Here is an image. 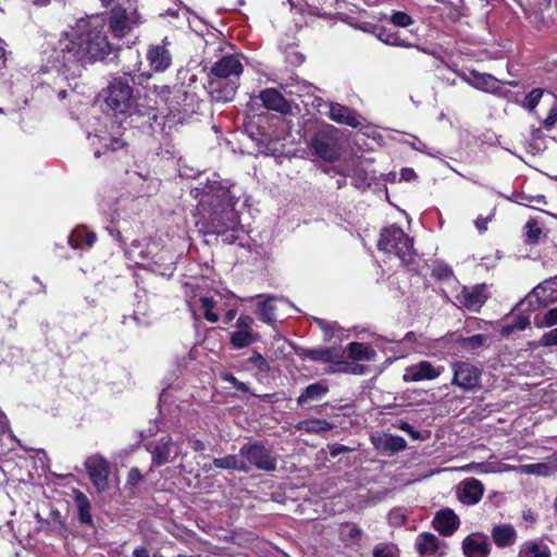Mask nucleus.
<instances>
[{"label":"nucleus","instance_id":"30","mask_svg":"<svg viewBox=\"0 0 557 557\" xmlns=\"http://www.w3.org/2000/svg\"><path fill=\"white\" fill-rule=\"evenodd\" d=\"M212 465L219 469H227V470H239V471H249L248 463L243 459L240 453L238 455H227L222 458H214Z\"/></svg>","mask_w":557,"mask_h":557},{"label":"nucleus","instance_id":"51","mask_svg":"<svg viewBox=\"0 0 557 557\" xmlns=\"http://www.w3.org/2000/svg\"><path fill=\"white\" fill-rule=\"evenodd\" d=\"M542 344L544 346H557V327L542 336Z\"/></svg>","mask_w":557,"mask_h":557},{"label":"nucleus","instance_id":"37","mask_svg":"<svg viewBox=\"0 0 557 557\" xmlns=\"http://www.w3.org/2000/svg\"><path fill=\"white\" fill-rule=\"evenodd\" d=\"M487 341V336L476 334L469 337H460L457 343L466 350L471 351L482 347Z\"/></svg>","mask_w":557,"mask_h":557},{"label":"nucleus","instance_id":"27","mask_svg":"<svg viewBox=\"0 0 557 557\" xmlns=\"http://www.w3.org/2000/svg\"><path fill=\"white\" fill-rule=\"evenodd\" d=\"M305 356L313 361L334 362L336 364H344V352L337 348H315L309 349Z\"/></svg>","mask_w":557,"mask_h":557},{"label":"nucleus","instance_id":"44","mask_svg":"<svg viewBox=\"0 0 557 557\" xmlns=\"http://www.w3.org/2000/svg\"><path fill=\"white\" fill-rule=\"evenodd\" d=\"M543 96V89L535 88L532 89L525 97L523 107L529 110H534L535 107L539 104L541 98Z\"/></svg>","mask_w":557,"mask_h":557},{"label":"nucleus","instance_id":"39","mask_svg":"<svg viewBox=\"0 0 557 557\" xmlns=\"http://www.w3.org/2000/svg\"><path fill=\"white\" fill-rule=\"evenodd\" d=\"M96 137L99 138V141L102 145V147L106 149V151L107 150L116 151V150L121 149L122 147H124V145H125L124 140L120 136H116L114 134L101 135V136H96Z\"/></svg>","mask_w":557,"mask_h":557},{"label":"nucleus","instance_id":"49","mask_svg":"<svg viewBox=\"0 0 557 557\" xmlns=\"http://www.w3.org/2000/svg\"><path fill=\"white\" fill-rule=\"evenodd\" d=\"M153 92L161 99L162 102L166 103L172 94V89L168 85L154 86Z\"/></svg>","mask_w":557,"mask_h":557},{"label":"nucleus","instance_id":"46","mask_svg":"<svg viewBox=\"0 0 557 557\" xmlns=\"http://www.w3.org/2000/svg\"><path fill=\"white\" fill-rule=\"evenodd\" d=\"M557 122V98L554 97L547 117L543 121L546 129H550Z\"/></svg>","mask_w":557,"mask_h":557},{"label":"nucleus","instance_id":"5","mask_svg":"<svg viewBox=\"0 0 557 557\" xmlns=\"http://www.w3.org/2000/svg\"><path fill=\"white\" fill-rule=\"evenodd\" d=\"M106 92V102L114 113L125 114L133 109V88L127 78H114Z\"/></svg>","mask_w":557,"mask_h":557},{"label":"nucleus","instance_id":"14","mask_svg":"<svg viewBox=\"0 0 557 557\" xmlns=\"http://www.w3.org/2000/svg\"><path fill=\"white\" fill-rule=\"evenodd\" d=\"M444 372L443 366H434L432 362L422 360L406 368L403 375L405 382L432 381Z\"/></svg>","mask_w":557,"mask_h":557},{"label":"nucleus","instance_id":"42","mask_svg":"<svg viewBox=\"0 0 557 557\" xmlns=\"http://www.w3.org/2000/svg\"><path fill=\"white\" fill-rule=\"evenodd\" d=\"M530 319L529 317H525V315H518L513 323L510 324V325H506L503 327V334L505 336H508L510 335L513 331L518 330V331H524L527 327L530 326Z\"/></svg>","mask_w":557,"mask_h":557},{"label":"nucleus","instance_id":"10","mask_svg":"<svg viewBox=\"0 0 557 557\" xmlns=\"http://www.w3.org/2000/svg\"><path fill=\"white\" fill-rule=\"evenodd\" d=\"M488 298L487 287L485 284L472 287L462 286L456 294V305L460 308L476 312L485 304Z\"/></svg>","mask_w":557,"mask_h":557},{"label":"nucleus","instance_id":"64","mask_svg":"<svg viewBox=\"0 0 557 557\" xmlns=\"http://www.w3.org/2000/svg\"><path fill=\"white\" fill-rule=\"evenodd\" d=\"M236 315V311L234 309H231L228 310L226 313H225V320L226 322H231Z\"/></svg>","mask_w":557,"mask_h":557},{"label":"nucleus","instance_id":"52","mask_svg":"<svg viewBox=\"0 0 557 557\" xmlns=\"http://www.w3.org/2000/svg\"><path fill=\"white\" fill-rule=\"evenodd\" d=\"M373 557H395V552L389 546H377L373 549Z\"/></svg>","mask_w":557,"mask_h":557},{"label":"nucleus","instance_id":"41","mask_svg":"<svg viewBox=\"0 0 557 557\" xmlns=\"http://www.w3.org/2000/svg\"><path fill=\"white\" fill-rule=\"evenodd\" d=\"M517 472L524 474H536V475H547L548 474V466L545 463H531L523 465L520 467H515Z\"/></svg>","mask_w":557,"mask_h":557},{"label":"nucleus","instance_id":"11","mask_svg":"<svg viewBox=\"0 0 557 557\" xmlns=\"http://www.w3.org/2000/svg\"><path fill=\"white\" fill-rule=\"evenodd\" d=\"M141 23L140 15L136 10L127 11L122 7H115L111 11L109 27L113 33H129Z\"/></svg>","mask_w":557,"mask_h":557},{"label":"nucleus","instance_id":"3","mask_svg":"<svg viewBox=\"0 0 557 557\" xmlns=\"http://www.w3.org/2000/svg\"><path fill=\"white\" fill-rule=\"evenodd\" d=\"M207 197L205 196L200 200V208L202 209L201 223L207 227V232L225 235L228 231H235L238 218L233 207L226 201L227 191L220 189L215 202L209 201Z\"/></svg>","mask_w":557,"mask_h":557},{"label":"nucleus","instance_id":"40","mask_svg":"<svg viewBox=\"0 0 557 557\" xmlns=\"http://www.w3.org/2000/svg\"><path fill=\"white\" fill-rule=\"evenodd\" d=\"M126 255L131 260L136 263L146 260L148 253L141 248V243L138 239H134L128 248L125 249Z\"/></svg>","mask_w":557,"mask_h":557},{"label":"nucleus","instance_id":"28","mask_svg":"<svg viewBox=\"0 0 557 557\" xmlns=\"http://www.w3.org/2000/svg\"><path fill=\"white\" fill-rule=\"evenodd\" d=\"M329 116L331 120L352 127L360 125L358 115L349 108L335 103L330 106Z\"/></svg>","mask_w":557,"mask_h":557},{"label":"nucleus","instance_id":"18","mask_svg":"<svg viewBox=\"0 0 557 557\" xmlns=\"http://www.w3.org/2000/svg\"><path fill=\"white\" fill-rule=\"evenodd\" d=\"M459 471L466 473H478V474H488V473H502L509 472L516 470L515 466L503 463L498 460H494L490 458L486 461L482 462H470L468 465L461 466L458 468Z\"/></svg>","mask_w":557,"mask_h":557},{"label":"nucleus","instance_id":"59","mask_svg":"<svg viewBox=\"0 0 557 557\" xmlns=\"http://www.w3.org/2000/svg\"><path fill=\"white\" fill-rule=\"evenodd\" d=\"M348 448L344 445L335 444L330 447V454L332 457H336L337 455L347 451Z\"/></svg>","mask_w":557,"mask_h":557},{"label":"nucleus","instance_id":"58","mask_svg":"<svg viewBox=\"0 0 557 557\" xmlns=\"http://www.w3.org/2000/svg\"><path fill=\"white\" fill-rule=\"evenodd\" d=\"M416 177V173L412 169L410 168H404L401 171H400V178L404 180V181H411L412 178Z\"/></svg>","mask_w":557,"mask_h":557},{"label":"nucleus","instance_id":"8","mask_svg":"<svg viewBox=\"0 0 557 557\" xmlns=\"http://www.w3.org/2000/svg\"><path fill=\"white\" fill-rule=\"evenodd\" d=\"M240 456L246 460L249 468L255 466L260 470L272 471L276 467V458L271 449L262 444H245L240 447Z\"/></svg>","mask_w":557,"mask_h":557},{"label":"nucleus","instance_id":"31","mask_svg":"<svg viewBox=\"0 0 557 557\" xmlns=\"http://www.w3.org/2000/svg\"><path fill=\"white\" fill-rule=\"evenodd\" d=\"M334 428L333 423H330L323 419H308L299 421L296 424V429L298 431H305L310 434H321L323 432L330 431Z\"/></svg>","mask_w":557,"mask_h":557},{"label":"nucleus","instance_id":"62","mask_svg":"<svg viewBox=\"0 0 557 557\" xmlns=\"http://www.w3.org/2000/svg\"><path fill=\"white\" fill-rule=\"evenodd\" d=\"M5 63V49L4 41L0 38V67H2Z\"/></svg>","mask_w":557,"mask_h":557},{"label":"nucleus","instance_id":"50","mask_svg":"<svg viewBox=\"0 0 557 557\" xmlns=\"http://www.w3.org/2000/svg\"><path fill=\"white\" fill-rule=\"evenodd\" d=\"M143 480V475L137 468H132L128 471L126 484L131 487H135Z\"/></svg>","mask_w":557,"mask_h":557},{"label":"nucleus","instance_id":"7","mask_svg":"<svg viewBox=\"0 0 557 557\" xmlns=\"http://www.w3.org/2000/svg\"><path fill=\"white\" fill-rule=\"evenodd\" d=\"M557 300V275L545 280L535 286L528 296L521 301V306H527L531 310H537L546 307Z\"/></svg>","mask_w":557,"mask_h":557},{"label":"nucleus","instance_id":"24","mask_svg":"<svg viewBox=\"0 0 557 557\" xmlns=\"http://www.w3.org/2000/svg\"><path fill=\"white\" fill-rule=\"evenodd\" d=\"M442 546H445L444 542H441L437 536L432 533H421L416 541V547L420 556H436ZM444 552L440 553L442 556Z\"/></svg>","mask_w":557,"mask_h":557},{"label":"nucleus","instance_id":"34","mask_svg":"<svg viewBox=\"0 0 557 557\" xmlns=\"http://www.w3.org/2000/svg\"><path fill=\"white\" fill-rule=\"evenodd\" d=\"M349 358L354 360H372L375 357V350L363 343H350L347 347Z\"/></svg>","mask_w":557,"mask_h":557},{"label":"nucleus","instance_id":"17","mask_svg":"<svg viewBox=\"0 0 557 557\" xmlns=\"http://www.w3.org/2000/svg\"><path fill=\"white\" fill-rule=\"evenodd\" d=\"M146 58L154 72H164L172 63V55L166 47V41L149 46Z\"/></svg>","mask_w":557,"mask_h":557},{"label":"nucleus","instance_id":"23","mask_svg":"<svg viewBox=\"0 0 557 557\" xmlns=\"http://www.w3.org/2000/svg\"><path fill=\"white\" fill-rule=\"evenodd\" d=\"M259 98L268 110H273L280 113L289 112L290 107L288 101L275 88H267L262 90Z\"/></svg>","mask_w":557,"mask_h":557},{"label":"nucleus","instance_id":"35","mask_svg":"<svg viewBox=\"0 0 557 557\" xmlns=\"http://www.w3.org/2000/svg\"><path fill=\"white\" fill-rule=\"evenodd\" d=\"M276 297H267L265 300H262L258 304V317L261 321L265 323H272L275 320L274 317V306L273 302L276 300Z\"/></svg>","mask_w":557,"mask_h":557},{"label":"nucleus","instance_id":"19","mask_svg":"<svg viewBox=\"0 0 557 557\" xmlns=\"http://www.w3.org/2000/svg\"><path fill=\"white\" fill-rule=\"evenodd\" d=\"M312 148L325 161H333L338 157L336 141L325 133H319L312 138Z\"/></svg>","mask_w":557,"mask_h":557},{"label":"nucleus","instance_id":"22","mask_svg":"<svg viewBox=\"0 0 557 557\" xmlns=\"http://www.w3.org/2000/svg\"><path fill=\"white\" fill-rule=\"evenodd\" d=\"M107 17L102 14H92L76 21L73 29L77 35H100L106 27Z\"/></svg>","mask_w":557,"mask_h":557},{"label":"nucleus","instance_id":"45","mask_svg":"<svg viewBox=\"0 0 557 557\" xmlns=\"http://www.w3.org/2000/svg\"><path fill=\"white\" fill-rule=\"evenodd\" d=\"M524 230L525 236L532 242H537L540 235L542 234V230L535 220H529L524 226Z\"/></svg>","mask_w":557,"mask_h":557},{"label":"nucleus","instance_id":"53","mask_svg":"<svg viewBox=\"0 0 557 557\" xmlns=\"http://www.w3.org/2000/svg\"><path fill=\"white\" fill-rule=\"evenodd\" d=\"M250 361L259 369H264V371L269 369L267 360L259 352H253L252 357L250 358Z\"/></svg>","mask_w":557,"mask_h":557},{"label":"nucleus","instance_id":"56","mask_svg":"<svg viewBox=\"0 0 557 557\" xmlns=\"http://www.w3.org/2000/svg\"><path fill=\"white\" fill-rule=\"evenodd\" d=\"M410 146L417 151L429 153L426 151V145L417 137H412V141H410Z\"/></svg>","mask_w":557,"mask_h":557},{"label":"nucleus","instance_id":"13","mask_svg":"<svg viewBox=\"0 0 557 557\" xmlns=\"http://www.w3.org/2000/svg\"><path fill=\"white\" fill-rule=\"evenodd\" d=\"M148 450L151 454L152 462L156 466H162L173 461L174 458L180 455L181 447L180 444L173 442V440L168 436L149 444Z\"/></svg>","mask_w":557,"mask_h":557},{"label":"nucleus","instance_id":"43","mask_svg":"<svg viewBox=\"0 0 557 557\" xmlns=\"http://www.w3.org/2000/svg\"><path fill=\"white\" fill-rule=\"evenodd\" d=\"M389 21L397 27H408L413 24V18L404 11H393Z\"/></svg>","mask_w":557,"mask_h":557},{"label":"nucleus","instance_id":"26","mask_svg":"<svg viewBox=\"0 0 557 557\" xmlns=\"http://www.w3.org/2000/svg\"><path fill=\"white\" fill-rule=\"evenodd\" d=\"M467 81L471 86L486 92H497L499 90V81L491 74L470 71Z\"/></svg>","mask_w":557,"mask_h":557},{"label":"nucleus","instance_id":"15","mask_svg":"<svg viewBox=\"0 0 557 557\" xmlns=\"http://www.w3.org/2000/svg\"><path fill=\"white\" fill-rule=\"evenodd\" d=\"M461 549L466 557H488L491 545L486 535L472 533L463 539Z\"/></svg>","mask_w":557,"mask_h":557},{"label":"nucleus","instance_id":"61","mask_svg":"<svg viewBox=\"0 0 557 557\" xmlns=\"http://www.w3.org/2000/svg\"><path fill=\"white\" fill-rule=\"evenodd\" d=\"M134 557H153L145 547H137L134 553Z\"/></svg>","mask_w":557,"mask_h":557},{"label":"nucleus","instance_id":"32","mask_svg":"<svg viewBox=\"0 0 557 557\" xmlns=\"http://www.w3.org/2000/svg\"><path fill=\"white\" fill-rule=\"evenodd\" d=\"M96 234L87 231L85 227L75 228L69 236V244L73 248H79L83 245L91 247L96 242Z\"/></svg>","mask_w":557,"mask_h":557},{"label":"nucleus","instance_id":"33","mask_svg":"<svg viewBox=\"0 0 557 557\" xmlns=\"http://www.w3.org/2000/svg\"><path fill=\"white\" fill-rule=\"evenodd\" d=\"M518 557H550V550L546 545L528 541L520 546Z\"/></svg>","mask_w":557,"mask_h":557},{"label":"nucleus","instance_id":"21","mask_svg":"<svg viewBox=\"0 0 557 557\" xmlns=\"http://www.w3.org/2000/svg\"><path fill=\"white\" fill-rule=\"evenodd\" d=\"M371 441L379 451L387 455L405 449L407 444L401 436L386 433L373 435Z\"/></svg>","mask_w":557,"mask_h":557},{"label":"nucleus","instance_id":"63","mask_svg":"<svg viewBox=\"0 0 557 557\" xmlns=\"http://www.w3.org/2000/svg\"><path fill=\"white\" fill-rule=\"evenodd\" d=\"M191 447L196 451H201L205 449V444L200 440H193Z\"/></svg>","mask_w":557,"mask_h":557},{"label":"nucleus","instance_id":"48","mask_svg":"<svg viewBox=\"0 0 557 557\" xmlns=\"http://www.w3.org/2000/svg\"><path fill=\"white\" fill-rule=\"evenodd\" d=\"M555 324H557V308H552L544 313L541 325L549 327Z\"/></svg>","mask_w":557,"mask_h":557},{"label":"nucleus","instance_id":"36","mask_svg":"<svg viewBox=\"0 0 557 557\" xmlns=\"http://www.w3.org/2000/svg\"><path fill=\"white\" fill-rule=\"evenodd\" d=\"M75 500L78 508L79 521L84 524L91 523L92 517L90 513V503L86 495L79 492L77 493Z\"/></svg>","mask_w":557,"mask_h":557},{"label":"nucleus","instance_id":"12","mask_svg":"<svg viewBox=\"0 0 557 557\" xmlns=\"http://www.w3.org/2000/svg\"><path fill=\"white\" fill-rule=\"evenodd\" d=\"M85 467L97 491H106L109 486V462L100 455H92L86 459Z\"/></svg>","mask_w":557,"mask_h":557},{"label":"nucleus","instance_id":"1","mask_svg":"<svg viewBox=\"0 0 557 557\" xmlns=\"http://www.w3.org/2000/svg\"><path fill=\"white\" fill-rule=\"evenodd\" d=\"M243 64L235 55H224L210 69L206 89L216 102L232 101L238 88Z\"/></svg>","mask_w":557,"mask_h":557},{"label":"nucleus","instance_id":"54","mask_svg":"<svg viewBox=\"0 0 557 557\" xmlns=\"http://www.w3.org/2000/svg\"><path fill=\"white\" fill-rule=\"evenodd\" d=\"M315 323L319 325V327L324 332L325 336L327 338H332L333 334H334V326L332 324H327L324 320L322 319H315L314 320Z\"/></svg>","mask_w":557,"mask_h":557},{"label":"nucleus","instance_id":"55","mask_svg":"<svg viewBox=\"0 0 557 557\" xmlns=\"http://www.w3.org/2000/svg\"><path fill=\"white\" fill-rule=\"evenodd\" d=\"M224 380L233 384V386L242 392H246L248 389L247 385L240 381H238L234 375L232 374H225Z\"/></svg>","mask_w":557,"mask_h":557},{"label":"nucleus","instance_id":"25","mask_svg":"<svg viewBox=\"0 0 557 557\" xmlns=\"http://www.w3.org/2000/svg\"><path fill=\"white\" fill-rule=\"evenodd\" d=\"M491 535L495 545L500 548L512 546L518 536L516 529L509 523L495 525Z\"/></svg>","mask_w":557,"mask_h":557},{"label":"nucleus","instance_id":"6","mask_svg":"<svg viewBox=\"0 0 557 557\" xmlns=\"http://www.w3.org/2000/svg\"><path fill=\"white\" fill-rule=\"evenodd\" d=\"M453 380L451 384L465 392L474 391L481 385L482 370L468 362L455 361L451 363Z\"/></svg>","mask_w":557,"mask_h":557},{"label":"nucleus","instance_id":"47","mask_svg":"<svg viewBox=\"0 0 557 557\" xmlns=\"http://www.w3.org/2000/svg\"><path fill=\"white\" fill-rule=\"evenodd\" d=\"M385 45L392 47H413L414 45L404 40L401 37H379Z\"/></svg>","mask_w":557,"mask_h":557},{"label":"nucleus","instance_id":"16","mask_svg":"<svg viewBox=\"0 0 557 557\" xmlns=\"http://www.w3.org/2000/svg\"><path fill=\"white\" fill-rule=\"evenodd\" d=\"M433 528L444 536L453 535L460 525V520L450 508L438 510L432 521Z\"/></svg>","mask_w":557,"mask_h":557},{"label":"nucleus","instance_id":"57","mask_svg":"<svg viewBox=\"0 0 557 557\" xmlns=\"http://www.w3.org/2000/svg\"><path fill=\"white\" fill-rule=\"evenodd\" d=\"M487 222H488V219L487 218H483V216H479L475 221H474V224L478 228V231L480 233H483L487 230Z\"/></svg>","mask_w":557,"mask_h":557},{"label":"nucleus","instance_id":"60","mask_svg":"<svg viewBox=\"0 0 557 557\" xmlns=\"http://www.w3.org/2000/svg\"><path fill=\"white\" fill-rule=\"evenodd\" d=\"M437 276L441 278L449 277L451 275V270L448 267H443L436 269Z\"/></svg>","mask_w":557,"mask_h":557},{"label":"nucleus","instance_id":"9","mask_svg":"<svg viewBox=\"0 0 557 557\" xmlns=\"http://www.w3.org/2000/svg\"><path fill=\"white\" fill-rule=\"evenodd\" d=\"M235 330L230 334V344L234 349L246 348L259 341V334L253 331V319L249 315H240L234 325Z\"/></svg>","mask_w":557,"mask_h":557},{"label":"nucleus","instance_id":"20","mask_svg":"<svg viewBox=\"0 0 557 557\" xmlns=\"http://www.w3.org/2000/svg\"><path fill=\"white\" fill-rule=\"evenodd\" d=\"M459 499L466 505L478 504L484 494V485L474 478L463 480L459 486Z\"/></svg>","mask_w":557,"mask_h":557},{"label":"nucleus","instance_id":"38","mask_svg":"<svg viewBox=\"0 0 557 557\" xmlns=\"http://www.w3.org/2000/svg\"><path fill=\"white\" fill-rule=\"evenodd\" d=\"M201 309L203 311V317L207 321L211 323H215L219 321L218 313L214 312V308L216 306V302L211 297H200L199 299Z\"/></svg>","mask_w":557,"mask_h":557},{"label":"nucleus","instance_id":"2","mask_svg":"<svg viewBox=\"0 0 557 557\" xmlns=\"http://www.w3.org/2000/svg\"><path fill=\"white\" fill-rule=\"evenodd\" d=\"M60 49L64 63L102 61L115 57L119 50L108 37H63Z\"/></svg>","mask_w":557,"mask_h":557},{"label":"nucleus","instance_id":"4","mask_svg":"<svg viewBox=\"0 0 557 557\" xmlns=\"http://www.w3.org/2000/svg\"><path fill=\"white\" fill-rule=\"evenodd\" d=\"M379 249L394 255L403 263H409L413 257L412 239L398 226L384 228L379 240Z\"/></svg>","mask_w":557,"mask_h":557},{"label":"nucleus","instance_id":"29","mask_svg":"<svg viewBox=\"0 0 557 557\" xmlns=\"http://www.w3.org/2000/svg\"><path fill=\"white\" fill-rule=\"evenodd\" d=\"M329 393V386L323 382L308 385L297 398L299 406L322 399Z\"/></svg>","mask_w":557,"mask_h":557}]
</instances>
